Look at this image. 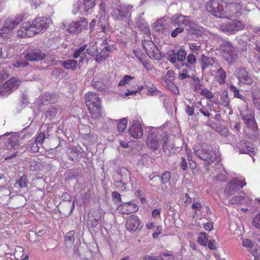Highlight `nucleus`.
<instances>
[{
	"label": "nucleus",
	"mask_w": 260,
	"mask_h": 260,
	"mask_svg": "<svg viewBox=\"0 0 260 260\" xmlns=\"http://www.w3.org/2000/svg\"><path fill=\"white\" fill-rule=\"evenodd\" d=\"M83 5L85 12H88L95 5V0H83Z\"/></svg>",
	"instance_id": "nucleus-35"
},
{
	"label": "nucleus",
	"mask_w": 260,
	"mask_h": 260,
	"mask_svg": "<svg viewBox=\"0 0 260 260\" xmlns=\"http://www.w3.org/2000/svg\"><path fill=\"white\" fill-rule=\"evenodd\" d=\"M162 231V228L161 226H157L156 231L152 234V237L154 239L157 238L159 235L161 233Z\"/></svg>",
	"instance_id": "nucleus-59"
},
{
	"label": "nucleus",
	"mask_w": 260,
	"mask_h": 260,
	"mask_svg": "<svg viewBox=\"0 0 260 260\" xmlns=\"http://www.w3.org/2000/svg\"><path fill=\"white\" fill-rule=\"evenodd\" d=\"M19 141V137L16 135H13L9 137L7 142L5 143L6 146L8 148L11 146L14 148L15 146L18 145Z\"/></svg>",
	"instance_id": "nucleus-30"
},
{
	"label": "nucleus",
	"mask_w": 260,
	"mask_h": 260,
	"mask_svg": "<svg viewBox=\"0 0 260 260\" xmlns=\"http://www.w3.org/2000/svg\"><path fill=\"white\" fill-rule=\"evenodd\" d=\"M203 227L206 231H211L213 229V223L212 221L207 222L203 224Z\"/></svg>",
	"instance_id": "nucleus-57"
},
{
	"label": "nucleus",
	"mask_w": 260,
	"mask_h": 260,
	"mask_svg": "<svg viewBox=\"0 0 260 260\" xmlns=\"http://www.w3.org/2000/svg\"><path fill=\"white\" fill-rule=\"evenodd\" d=\"M45 138V133L44 132H40L38 134V135L37 136L36 138L35 139V142L40 144V145H42L44 141Z\"/></svg>",
	"instance_id": "nucleus-50"
},
{
	"label": "nucleus",
	"mask_w": 260,
	"mask_h": 260,
	"mask_svg": "<svg viewBox=\"0 0 260 260\" xmlns=\"http://www.w3.org/2000/svg\"><path fill=\"white\" fill-rule=\"evenodd\" d=\"M155 29L158 32H162L166 28V24L162 20H157L155 23Z\"/></svg>",
	"instance_id": "nucleus-43"
},
{
	"label": "nucleus",
	"mask_w": 260,
	"mask_h": 260,
	"mask_svg": "<svg viewBox=\"0 0 260 260\" xmlns=\"http://www.w3.org/2000/svg\"><path fill=\"white\" fill-rule=\"evenodd\" d=\"M21 83V81L20 79L14 77L4 81L3 85L1 86L0 95L7 96L18 89Z\"/></svg>",
	"instance_id": "nucleus-7"
},
{
	"label": "nucleus",
	"mask_w": 260,
	"mask_h": 260,
	"mask_svg": "<svg viewBox=\"0 0 260 260\" xmlns=\"http://www.w3.org/2000/svg\"><path fill=\"white\" fill-rule=\"evenodd\" d=\"M187 61L189 64H194L196 63L197 59L195 55L192 53H189L186 57Z\"/></svg>",
	"instance_id": "nucleus-53"
},
{
	"label": "nucleus",
	"mask_w": 260,
	"mask_h": 260,
	"mask_svg": "<svg viewBox=\"0 0 260 260\" xmlns=\"http://www.w3.org/2000/svg\"><path fill=\"white\" fill-rule=\"evenodd\" d=\"M196 108L199 109L200 112L205 116L209 117L211 115L208 110L205 107H203L199 109L198 106H196Z\"/></svg>",
	"instance_id": "nucleus-58"
},
{
	"label": "nucleus",
	"mask_w": 260,
	"mask_h": 260,
	"mask_svg": "<svg viewBox=\"0 0 260 260\" xmlns=\"http://www.w3.org/2000/svg\"><path fill=\"white\" fill-rule=\"evenodd\" d=\"M88 23L85 18L82 17L79 21H73L70 23L68 28L69 32L78 34L84 29H87Z\"/></svg>",
	"instance_id": "nucleus-15"
},
{
	"label": "nucleus",
	"mask_w": 260,
	"mask_h": 260,
	"mask_svg": "<svg viewBox=\"0 0 260 260\" xmlns=\"http://www.w3.org/2000/svg\"><path fill=\"white\" fill-rule=\"evenodd\" d=\"M238 187L235 185H231L230 181L228 183V186L225 189V192L228 194H233L238 189Z\"/></svg>",
	"instance_id": "nucleus-49"
},
{
	"label": "nucleus",
	"mask_w": 260,
	"mask_h": 260,
	"mask_svg": "<svg viewBox=\"0 0 260 260\" xmlns=\"http://www.w3.org/2000/svg\"><path fill=\"white\" fill-rule=\"evenodd\" d=\"M241 116L245 124L248 128L251 129L253 132L257 131L258 127L253 113L250 111H246V114H241Z\"/></svg>",
	"instance_id": "nucleus-17"
},
{
	"label": "nucleus",
	"mask_w": 260,
	"mask_h": 260,
	"mask_svg": "<svg viewBox=\"0 0 260 260\" xmlns=\"http://www.w3.org/2000/svg\"><path fill=\"white\" fill-rule=\"evenodd\" d=\"M142 45L146 54L150 58L154 60L161 59V56L159 49L151 40H144Z\"/></svg>",
	"instance_id": "nucleus-10"
},
{
	"label": "nucleus",
	"mask_w": 260,
	"mask_h": 260,
	"mask_svg": "<svg viewBox=\"0 0 260 260\" xmlns=\"http://www.w3.org/2000/svg\"><path fill=\"white\" fill-rule=\"evenodd\" d=\"M61 65L66 70L74 71L77 68V62L74 59H68L62 61Z\"/></svg>",
	"instance_id": "nucleus-26"
},
{
	"label": "nucleus",
	"mask_w": 260,
	"mask_h": 260,
	"mask_svg": "<svg viewBox=\"0 0 260 260\" xmlns=\"http://www.w3.org/2000/svg\"><path fill=\"white\" fill-rule=\"evenodd\" d=\"M221 54L225 60L229 63L233 64L236 60L237 55L235 47L230 43H223L220 47Z\"/></svg>",
	"instance_id": "nucleus-9"
},
{
	"label": "nucleus",
	"mask_w": 260,
	"mask_h": 260,
	"mask_svg": "<svg viewBox=\"0 0 260 260\" xmlns=\"http://www.w3.org/2000/svg\"><path fill=\"white\" fill-rule=\"evenodd\" d=\"M129 132L132 137L136 139H140L143 136V129L139 122L133 121V125L129 129Z\"/></svg>",
	"instance_id": "nucleus-22"
},
{
	"label": "nucleus",
	"mask_w": 260,
	"mask_h": 260,
	"mask_svg": "<svg viewBox=\"0 0 260 260\" xmlns=\"http://www.w3.org/2000/svg\"><path fill=\"white\" fill-rule=\"evenodd\" d=\"M246 150L240 149L239 147V152L240 154H246L248 153H253L255 151L254 148L249 146H246Z\"/></svg>",
	"instance_id": "nucleus-48"
},
{
	"label": "nucleus",
	"mask_w": 260,
	"mask_h": 260,
	"mask_svg": "<svg viewBox=\"0 0 260 260\" xmlns=\"http://www.w3.org/2000/svg\"><path fill=\"white\" fill-rule=\"evenodd\" d=\"M134 8L133 5H119L117 8H113L111 12L112 17L116 20H122L127 17L131 16Z\"/></svg>",
	"instance_id": "nucleus-6"
},
{
	"label": "nucleus",
	"mask_w": 260,
	"mask_h": 260,
	"mask_svg": "<svg viewBox=\"0 0 260 260\" xmlns=\"http://www.w3.org/2000/svg\"><path fill=\"white\" fill-rule=\"evenodd\" d=\"M142 45L146 54L150 58L154 60L161 59V56L159 49L151 40H144Z\"/></svg>",
	"instance_id": "nucleus-11"
},
{
	"label": "nucleus",
	"mask_w": 260,
	"mask_h": 260,
	"mask_svg": "<svg viewBox=\"0 0 260 260\" xmlns=\"http://www.w3.org/2000/svg\"><path fill=\"white\" fill-rule=\"evenodd\" d=\"M207 244L208 248L211 250H215L216 248L214 240H208Z\"/></svg>",
	"instance_id": "nucleus-61"
},
{
	"label": "nucleus",
	"mask_w": 260,
	"mask_h": 260,
	"mask_svg": "<svg viewBox=\"0 0 260 260\" xmlns=\"http://www.w3.org/2000/svg\"><path fill=\"white\" fill-rule=\"evenodd\" d=\"M16 184L18 185L20 188H26L28 185L27 176L26 175H23L18 180H17L15 182Z\"/></svg>",
	"instance_id": "nucleus-34"
},
{
	"label": "nucleus",
	"mask_w": 260,
	"mask_h": 260,
	"mask_svg": "<svg viewBox=\"0 0 260 260\" xmlns=\"http://www.w3.org/2000/svg\"><path fill=\"white\" fill-rule=\"evenodd\" d=\"M226 0H209L206 5L208 12L213 16L222 18Z\"/></svg>",
	"instance_id": "nucleus-3"
},
{
	"label": "nucleus",
	"mask_w": 260,
	"mask_h": 260,
	"mask_svg": "<svg viewBox=\"0 0 260 260\" xmlns=\"http://www.w3.org/2000/svg\"><path fill=\"white\" fill-rule=\"evenodd\" d=\"M172 23L175 25L188 26L189 29L192 31V33L198 34V31L202 32L203 29L198 24L191 21L189 17L182 15L173 18Z\"/></svg>",
	"instance_id": "nucleus-4"
},
{
	"label": "nucleus",
	"mask_w": 260,
	"mask_h": 260,
	"mask_svg": "<svg viewBox=\"0 0 260 260\" xmlns=\"http://www.w3.org/2000/svg\"><path fill=\"white\" fill-rule=\"evenodd\" d=\"M160 257L162 260H175L174 256L167 252L160 253Z\"/></svg>",
	"instance_id": "nucleus-51"
},
{
	"label": "nucleus",
	"mask_w": 260,
	"mask_h": 260,
	"mask_svg": "<svg viewBox=\"0 0 260 260\" xmlns=\"http://www.w3.org/2000/svg\"><path fill=\"white\" fill-rule=\"evenodd\" d=\"M112 197L113 199H116L118 202H121L122 200L120 194L117 191H113L112 192Z\"/></svg>",
	"instance_id": "nucleus-62"
},
{
	"label": "nucleus",
	"mask_w": 260,
	"mask_h": 260,
	"mask_svg": "<svg viewBox=\"0 0 260 260\" xmlns=\"http://www.w3.org/2000/svg\"><path fill=\"white\" fill-rule=\"evenodd\" d=\"M226 76L225 71L222 68H219L216 72V78L219 84L222 85L225 83Z\"/></svg>",
	"instance_id": "nucleus-27"
},
{
	"label": "nucleus",
	"mask_w": 260,
	"mask_h": 260,
	"mask_svg": "<svg viewBox=\"0 0 260 260\" xmlns=\"http://www.w3.org/2000/svg\"><path fill=\"white\" fill-rule=\"evenodd\" d=\"M185 66L186 68L182 69L181 72L178 75V79L181 80L190 77L188 71L189 67V64L188 63H186Z\"/></svg>",
	"instance_id": "nucleus-36"
},
{
	"label": "nucleus",
	"mask_w": 260,
	"mask_h": 260,
	"mask_svg": "<svg viewBox=\"0 0 260 260\" xmlns=\"http://www.w3.org/2000/svg\"><path fill=\"white\" fill-rule=\"evenodd\" d=\"M51 20L49 18L44 16L37 17L31 21L37 34L46 30Z\"/></svg>",
	"instance_id": "nucleus-16"
},
{
	"label": "nucleus",
	"mask_w": 260,
	"mask_h": 260,
	"mask_svg": "<svg viewBox=\"0 0 260 260\" xmlns=\"http://www.w3.org/2000/svg\"><path fill=\"white\" fill-rule=\"evenodd\" d=\"M245 24L238 20H232L219 25V29L222 31L229 35L234 34L236 32L244 29Z\"/></svg>",
	"instance_id": "nucleus-5"
},
{
	"label": "nucleus",
	"mask_w": 260,
	"mask_h": 260,
	"mask_svg": "<svg viewBox=\"0 0 260 260\" xmlns=\"http://www.w3.org/2000/svg\"><path fill=\"white\" fill-rule=\"evenodd\" d=\"M252 225L258 230H260V212L252 219Z\"/></svg>",
	"instance_id": "nucleus-44"
},
{
	"label": "nucleus",
	"mask_w": 260,
	"mask_h": 260,
	"mask_svg": "<svg viewBox=\"0 0 260 260\" xmlns=\"http://www.w3.org/2000/svg\"><path fill=\"white\" fill-rule=\"evenodd\" d=\"M125 228L131 232L140 231L142 228L140 218L134 214L129 216L125 222Z\"/></svg>",
	"instance_id": "nucleus-14"
},
{
	"label": "nucleus",
	"mask_w": 260,
	"mask_h": 260,
	"mask_svg": "<svg viewBox=\"0 0 260 260\" xmlns=\"http://www.w3.org/2000/svg\"><path fill=\"white\" fill-rule=\"evenodd\" d=\"M237 77L239 82L251 85L253 83V80L245 69L240 68L237 71Z\"/></svg>",
	"instance_id": "nucleus-20"
},
{
	"label": "nucleus",
	"mask_w": 260,
	"mask_h": 260,
	"mask_svg": "<svg viewBox=\"0 0 260 260\" xmlns=\"http://www.w3.org/2000/svg\"><path fill=\"white\" fill-rule=\"evenodd\" d=\"M85 103L92 118L96 119L101 116L102 106L98 94L89 92L86 96Z\"/></svg>",
	"instance_id": "nucleus-1"
},
{
	"label": "nucleus",
	"mask_w": 260,
	"mask_h": 260,
	"mask_svg": "<svg viewBox=\"0 0 260 260\" xmlns=\"http://www.w3.org/2000/svg\"><path fill=\"white\" fill-rule=\"evenodd\" d=\"M134 53L137 58L141 61V62L145 59L146 56L145 54L141 51H136Z\"/></svg>",
	"instance_id": "nucleus-60"
},
{
	"label": "nucleus",
	"mask_w": 260,
	"mask_h": 260,
	"mask_svg": "<svg viewBox=\"0 0 260 260\" xmlns=\"http://www.w3.org/2000/svg\"><path fill=\"white\" fill-rule=\"evenodd\" d=\"M185 112L188 116H191L194 114V108L189 105H186Z\"/></svg>",
	"instance_id": "nucleus-54"
},
{
	"label": "nucleus",
	"mask_w": 260,
	"mask_h": 260,
	"mask_svg": "<svg viewBox=\"0 0 260 260\" xmlns=\"http://www.w3.org/2000/svg\"><path fill=\"white\" fill-rule=\"evenodd\" d=\"M171 178V174L168 171L164 172L161 176V182L162 184L169 182Z\"/></svg>",
	"instance_id": "nucleus-45"
},
{
	"label": "nucleus",
	"mask_w": 260,
	"mask_h": 260,
	"mask_svg": "<svg viewBox=\"0 0 260 260\" xmlns=\"http://www.w3.org/2000/svg\"><path fill=\"white\" fill-rule=\"evenodd\" d=\"M200 94L208 99H211L214 98L213 93L206 88L201 89Z\"/></svg>",
	"instance_id": "nucleus-42"
},
{
	"label": "nucleus",
	"mask_w": 260,
	"mask_h": 260,
	"mask_svg": "<svg viewBox=\"0 0 260 260\" xmlns=\"http://www.w3.org/2000/svg\"><path fill=\"white\" fill-rule=\"evenodd\" d=\"M67 154L70 160L72 161H76L79 159V153L78 151L72 148H68L66 151Z\"/></svg>",
	"instance_id": "nucleus-29"
},
{
	"label": "nucleus",
	"mask_w": 260,
	"mask_h": 260,
	"mask_svg": "<svg viewBox=\"0 0 260 260\" xmlns=\"http://www.w3.org/2000/svg\"><path fill=\"white\" fill-rule=\"evenodd\" d=\"M208 240V236L205 233H201L198 236L197 241L198 243L203 246L207 245Z\"/></svg>",
	"instance_id": "nucleus-37"
},
{
	"label": "nucleus",
	"mask_w": 260,
	"mask_h": 260,
	"mask_svg": "<svg viewBox=\"0 0 260 260\" xmlns=\"http://www.w3.org/2000/svg\"><path fill=\"white\" fill-rule=\"evenodd\" d=\"M134 78L130 75H125L123 78L119 82L118 86H125L126 85L129 84L130 82Z\"/></svg>",
	"instance_id": "nucleus-39"
},
{
	"label": "nucleus",
	"mask_w": 260,
	"mask_h": 260,
	"mask_svg": "<svg viewBox=\"0 0 260 260\" xmlns=\"http://www.w3.org/2000/svg\"><path fill=\"white\" fill-rule=\"evenodd\" d=\"M28 64V62L25 61H17L13 64V66L16 68H23Z\"/></svg>",
	"instance_id": "nucleus-56"
},
{
	"label": "nucleus",
	"mask_w": 260,
	"mask_h": 260,
	"mask_svg": "<svg viewBox=\"0 0 260 260\" xmlns=\"http://www.w3.org/2000/svg\"><path fill=\"white\" fill-rule=\"evenodd\" d=\"M61 198L64 201L66 202H70L72 200V197L70 194L66 192L62 193Z\"/></svg>",
	"instance_id": "nucleus-64"
},
{
	"label": "nucleus",
	"mask_w": 260,
	"mask_h": 260,
	"mask_svg": "<svg viewBox=\"0 0 260 260\" xmlns=\"http://www.w3.org/2000/svg\"><path fill=\"white\" fill-rule=\"evenodd\" d=\"M86 47L87 45H84L82 46L81 47H80L79 49H76L73 55V58H77L78 57H79L82 53V52L85 50Z\"/></svg>",
	"instance_id": "nucleus-47"
},
{
	"label": "nucleus",
	"mask_w": 260,
	"mask_h": 260,
	"mask_svg": "<svg viewBox=\"0 0 260 260\" xmlns=\"http://www.w3.org/2000/svg\"><path fill=\"white\" fill-rule=\"evenodd\" d=\"M42 167V164L39 160L33 159L29 162V169L31 171H40Z\"/></svg>",
	"instance_id": "nucleus-33"
},
{
	"label": "nucleus",
	"mask_w": 260,
	"mask_h": 260,
	"mask_svg": "<svg viewBox=\"0 0 260 260\" xmlns=\"http://www.w3.org/2000/svg\"><path fill=\"white\" fill-rule=\"evenodd\" d=\"M241 5L239 3H229L226 0L222 18L238 17L241 14Z\"/></svg>",
	"instance_id": "nucleus-8"
},
{
	"label": "nucleus",
	"mask_w": 260,
	"mask_h": 260,
	"mask_svg": "<svg viewBox=\"0 0 260 260\" xmlns=\"http://www.w3.org/2000/svg\"><path fill=\"white\" fill-rule=\"evenodd\" d=\"M200 157L207 161L208 164L213 163L216 159V153L210 146L207 148L203 149L200 155Z\"/></svg>",
	"instance_id": "nucleus-19"
},
{
	"label": "nucleus",
	"mask_w": 260,
	"mask_h": 260,
	"mask_svg": "<svg viewBox=\"0 0 260 260\" xmlns=\"http://www.w3.org/2000/svg\"><path fill=\"white\" fill-rule=\"evenodd\" d=\"M139 209V208L137 204L132 202H128L121 204L117 209L122 214H129L138 211Z\"/></svg>",
	"instance_id": "nucleus-21"
},
{
	"label": "nucleus",
	"mask_w": 260,
	"mask_h": 260,
	"mask_svg": "<svg viewBox=\"0 0 260 260\" xmlns=\"http://www.w3.org/2000/svg\"><path fill=\"white\" fill-rule=\"evenodd\" d=\"M184 28L182 27H179L174 29L171 32V36L175 38L178 36L179 34L182 32Z\"/></svg>",
	"instance_id": "nucleus-55"
},
{
	"label": "nucleus",
	"mask_w": 260,
	"mask_h": 260,
	"mask_svg": "<svg viewBox=\"0 0 260 260\" xmlns=\"http://www.w3.org/2000/svg\"><path fill=\"white\" fill-rule=\"evenodd\" d=\"M110 50V47L108 46L105 47L96 56V61L100 62L106 60L109 57Z\"/></svg>",
	"instance_id": "nucleus-25"
},
{
	"label": "nucleus",
	"mask_w": 260,
	"mask_h": 260,
	"mask_svg": "<svg viewBox=\"0 0 260 260\" xmlns=\"http://www.w3.org/2000/svg\"><path fill=\"white\" fill-rule=\"evenodd\" d=\"M177 60L179 62L184 61L186 58V53L182 49H179L176 53Z\"/></svg>",
	"instance_id": "nucleus-40"
},
{
	"label": "nucleus",
	"mask_w": 260,
	"mask_h": 260,
	"mask_svg": "<svg viewBox=\"0 0 260 260\" xmlns=\"http://www.w3.org/2000/svg\"><path fill=\"white\" fill-rule=\"evenodd\" d=\"M254 104L257 107H260V89L254 88L252 92Z\"/></svg>",
	"instance_id": "nucleus-31"
},
{
	"label": "nucleus",
	"mask_w": 260,
	"mask_h": 260,
	"mask_svg": "<svg viewBox=\"0 0 260 260\" xmlns=\"http://www.w3.org/2000/svg\"><path fill=\"white\" fill-rule=\"evenodd\" d=\"M163 84L170 90L176 87L174 84L169 79H165Z\"/></svg>",
	"instance_id": "nucleus-52"
},
{
	"label": "nucleus",
	"mask_w": 260,
	"mask_h": 260,
	"mask_svg": "<svg viewBox=\"0 0 260 260\" xmlns=\"http://www.w3.org/2000/svg\"><path fill=\"white\" fill-rule=\"evenodd\" d=\"M245 199L242 196H235L229 200V203L232 205L243 204Z\"/></svg>",
	"instance_id": "nucleus-41"
},
{
	"label": "nucleus",
	"mask_w": 260,
	"mask_h": 260,
	"mask_svg": "<svg viewBox=\"0 0 260 260\" xmlns=\"http://www.w3.org/2000/svg\"><path fill=\"white\" fill-rule=\"evenodd\" d=\"M215 63V60L213 57L207 56L204 54L201 55L199 59V63L202 72L212 67Z\"/></svg>",
	"instance_id": "nucleus-24"
},
{
	"label": "nucleus",
	"mask_w": 260,
	"mask_h": 260,
	"mask_svg": "<svg viewBox=\"0 0 260 260\" xmlns=\"http://www.w3.org/2000/svg\"><path fill=\"white\" fill-rule=\"evenodd\" d=\"M141 63L147 71H152L154 69V66L151 63V62L149 60H146L144 59Z\"/></svg>",
	"instance_id": "nucleus-46"
},
{
	"label": "nucleus",
	"mask_w": 260,
	"mask_h": 260,
	"mask_svg": "<svg viewBox=\"0 0 260 260\" xmlns=\"http://www.w3.org/2000/svg\"><path fill=\"white\" fill-rule=\"evenodd\" d=\"M101 217L102 212L99 209L92 210L88 215L87 221L88 226L90 228L96 227Z\"/></svg>",
	"instance_id": "nucleus-18"
},
{
	"label": "nucleus",
	"mask_w": 260,
	"mask_h": 260,
	"mask_svg": "<svg viewBox=\"0 0 260 260\" xmlns=\"http://www.w3.org/2000/svg\"><path fill=\"white\" fill-rule=\"evenodd\" d=\"M24 57L28 60L35 61L43 59L45 55L39 49H34L28 52L25 51L23 53Z\"/></svg>",
	"instance_id": "nucleus-23"
},
{
	"label": "nucleus",
	"mask_w": 260,
	"mask_h": 260,
	"mask_svg": "<svg viewBox=\"0 0 260 260\" xmlns=\"http://www.w3.org/2000/svg\"><path fill=\"white\" fill-rule=\"evenodd\" d=\"M14 256L16 260H28V255H24L23 249L20 247L15 249Z\"/></svg>",
	"instance_id": "nucleus-28"
},
{
	"label": "nucleus",
	"mask_w": 260,
	"mask_h": 260,
	"mask_svg": "<svg viewBox=\"0 0 260 260\" xmlns=\"http://www.w3.org/2000/svg\"><path fill=\"white\" fill-rule=\"evenodd\" d=\"M230 89L232 92H234V96L235 98H238L243 101H245L246 100V97L240 94L239 90L234 85H231L230 86Z\"/></svg>",
	"instance_id": "nucleus-38"
},
{
	"label": "nucleus",
	"mask_w": 260,
	"mask_h": 260,
	"mask_svg": "<svg viewBox=\"0 0 260 260\" xmlns=\"http://www.w3.org/2000/svg\"><path fill=\"white\" fill-rule=\"evenodd\" d=\"M37 35L31 21L23 22L17 31V37L19 38H27Z\"/></svg>",
	"instance_id": "nucleus-13"
},
{
	"label": "nucleus",
	"mask_w": 260,
	"mask_h": 260,
	"mask_svg": "<svg viewBox=\"0 0 260 260\" xmlns=\"http://www.w3.org/2000/svg\"><path fill=\"white\" fill-rule=\"evenodd\" d=\"M242 244L244 247L249 248L251 247L253 245L252 242L249 239H243Z\"/></svg>",
	"instance_id": "nucleus-63"
},
{
	"label": "nucleus",
	"mask_w": 260,
	"mask_h": 260,
	"mask_svg": "<svg viewBox=\"0 0 260 260\" xmlns=\"http://www.w3.org/2000/svg\"><path fill=\"white\" fill-rule=\"evenodd\" d=\"M117 130L119 133H122L126 129L128 120L126 118L117 120Z\"/></svg>",
	"instance_id": "nucleus-32"
},
{
	"label": "nucleus",
	"mask_w": 260,
	"mask_h": 260,
	"mask_svg": "<svg viewBox=\"0 0 260 260\" xmlns=\"http://www.w3.org/2000/svg\"><path fill=\"white\" fill-rule=\"evenodd\" d=\"M24 16L23 14H20L7 19L4 22V26L0 29V34H3L2 32L4 30H6L7 34H10V31L23 20Z\"/></svg>",
	"instance_id": "nucleus-12"
},
{
	"label": "nucleus",
	"mask_w": 260,
	"mask_h": 260,
	"mask_svg": "<svg viewBox=\"0 0 260 260\" xmlns=\"http://www.w3.org/2000/svg\"><path fill=\"white\" fill-rule=\"evenodd\" d=\"M169 141V137L166 132H163L159 137L154 133L148 134L146 140L147 146L153 150H156L159 147L160 142H162L163 148L166 149Z\"/></svg>",
	"instance_id": "nucleus-2"
}]
</instances>
